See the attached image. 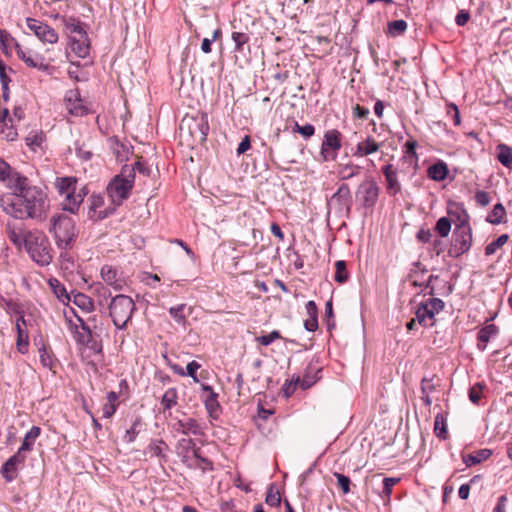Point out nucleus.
<instances>
[{"label": "nucleus", "instance_id": "44", "mask_svg": "<svg viewBox=\"0 0 512 512\" xmlns=\"http://www.w3.org/2000/svg\"><path fill=\"white\" fill-rule=\"evenodd\" d=\"M194 456L196 458L195 467L200 469L203 473L214 469L213 463L209 459L199 455V448L194 449Z\"/></svg>", "mask_w": 512, "mask_h": 512}, {"label": "nucleus", "instance_id": "51", "mask_svg": "<svg viewBox=\"0 0 512 512\" xmlns=\"http://www.w3.org/2000/svg\"><path fill=\"white\" fill-rule=\"evenodd\" d=\"M334 476L337 479V484L341 488L343 494H348L350 492L351 480L348 476L344 474L335 472Z\"/></svg>", "mask_w": 512, "mask_h": 512}, {"label": "nucleus", "instance_id": "13", "mask_svg": "<svg viewBox=\"0 0 512 512\" xmlns=\"http://www.w3.org/2000/svg\"><path fill=\"white\" fill-rule=\"evenodd\" d=\"M28 28L44 43L55 44L58 41L57 32L48 24L33 18H27Z\"/></svg>", "mask_w": 512, "mask_h": 512}, {"label": "nucleus", "instance_id": "47", "mask_svg": "<svg viewBox=\"0 0 512 512\" xmlns=\"http://www.w3.org/2000/svg\"><path fill=\"white\" fill-rule=\"evenodd\" d=\"M0 134L7 141H14L18 136L17 130L13 127V125L8 126V123L5 120L2 121Z\"/></svg>", "mask_w": 512, "mask_h": 512}, {"label": "nucleus", "instance_id": "21", "mask_svg": "<svg viewBox=\"0 0 512 512\" xmlns=\"http://www.w3.org/2000/svg\"><path fill=\"white\" fill-rule=\"evenodd\" d=\"M25 319L23 316H20L16 320V329H17V349L20 353L25 354L28 350V333L22 328V325H25Z\"/></svg>", "mask_w": 512, "mask_h": 512}, {"label": "nucleus", "instance_id": "48", "mask_svg": "<svg viewBox=\"0 0 512 512\" xmlns=\"http://www.w3.org/2000/svg\"><path fill=\"white\" fill-rule=\"evenodd\" d=\"M282 336L279 331L274 330L268 335H262L255 338V341L263 346H269L273 341L281 339Z\"/></svg>", "mask_w": 512, "mask_h": 512}, {"label": "nucleus", "instance_id": "20", "mask_svg": "<svg viewBox=\"0 0 512 512\" xmlns=\"http://www.w3.org/2000/svg\"><path fill=\"white\" fill-rule=\"evenodd\" d=\"M231 39L234 42V52L245 54L250 52V34L240 31H232Z\"/></svg>", "mask_w": 512, "mask_h": 512}, {"label": "nucleus", "instance_id": "4", "mask_svg": "<svg viewBox=\"0 0 512 512\" xmlns=\"http://www.w3.org/2000/svg\"><path fill=\"white\" fill-rule=\"evenodd\" d=\"M109 316L117 330H123L130 322L136 309L133 299L127 295L119 294L112 297L109 304Z\"/></svg>", "mask_w": 512, "mask_h": 512}, {"label": "nucleus", "instance_id": "32", "mask_svg": "<svg viewBox=\"0 0 512 512\" xmlns=\"http://www.w3.org/2000/svg\"><path fill=\"white\" fill-rule=\"evenodd\" d=\"M492 452L489 449H482L473 454L463 457V461L467 466L476 465L491 456Z\"/></svg>", "mask_w": 512, "mask_h": 512}, {"label": "nucleus", "instance_id": "33", "mask_svg": "<svg viewBox=\"0 0 512 512\" xmlns=\"http://www.w3.org/2000/svg\"><path fill=\"white\" fill-rule=\"evenodd\" d=\"M499 162L508 168L512 167V148L505 144H499L497 146Z\"/></svg>", "mask_w": 512, "mask_h": 512}, {"label": "nucleus", "instance_id": "56", "mask_svg": "<svg viewBox=\"0 0 512 512\" xmlns=\"http://www.w3.org/2000/svg\"><path fill=\"white\" fill-rule=\"evenodd\" d=\"M482 390L483 386L481 384H476L470 388L469 399L471 400V402H473L474 404H478L482 397Z\"/></svg>", "mask_w": 512, "mask_h": 512}, {"label": "nucleus", "instance_id": "9", "mask_svg": "<svg viewBox=\"0 0 512 512\" xmlns=\"http://www.w3.org/2000/svg\"><path fill=\"white\" fill-rule=\"evenodd\" d=\"M472 243L471 228L466 224H461L453 232V240L448 249V255L457 258L468 252Z\"/></svg>", "mask_w": 512, "mask_h": 512}, {"label": "nucleus", "instance_id": "19", "mask_svg": "<svg viewBox=\"0 0 512 512\" xmlns=\"http://www.w3.org/2000/svg\"><path fill=\"white\" fill-rule=\"evenodd\" d=\"M177 431L184 435H203V429L199 422L194 418H185L177 422Z\"/></svg>", "mask_w": 512, "mask_h": 512}, {"label": "nucleus", "instance_id": "58", "mask_svg": "<svg viewBox=\"0 0 512 512\" xmlns=\"http://www.w3.org/2000/svg\"><path fill=\"white\" fill-rule=\"evenodd\" d=\"M0 81L2 84V91L8 90V84L11 81L6 73V66L4 62L0 59Z\"/></svg>", "mask_w": 512, "mask_h": 512}, {"label": "nucleus", "instance_id": "59", "mask_svg": "<svg viewBox=\"0 0 512 512\" xmlns=\"http://www.w3.org/2000/svg\"><path fill=\"white\" fill-rule=\"evenodd\" d=\"M39 354H40V362L42 363V365L44 367L51 368L53 365V359L50 356V354L48 353V351L46 350V348L45 347L40 348Z\"/></svg>", "mask_w": 512, "mask_h": 512}, {"label": "nucleus", "instance_id": "18", "mask_svg": "<svg viewBox=\"0 0 512 512\" xmlns=\"http://www.w3.org/2000/svg\"><path fill=\"white\" fill-rule=\"evenodd\" d=\"M382 173L386 180V189L390 195H396L401 191V185L397 179V172L392 164H387L382 167Z\"/></svg>", "mask_w": 512, "mask_h": 512}, {"label": "nucleus", "instance_id": "2", "mask_svg": "<svg viewBox=\"0 0 512 512\" xmlns=\"http://www.w3.org/2000/svg\"><path fill=\"white\" fill-rule=\"evenodd\" d=\"M24 248L32 260L41 266L49 265L52 261L49 241L38 230L26 231Z\"/></svg>", "mask_w": 512, "mask_h": 512}, {"label": "nucleus", "instance_id": "17", "mask_svg": "<svg viewBox=\"0 0 512 512\" xmlns=\"http://www.w3.org/2000/svg\"><path fill=\"white\" fill-rule=\"evenodd\" d=\"M102 280L116 291H121L125 285L122 278L118 276L117 270L110 266L104 265L100 270Z\"/></svg>", "mask_w": 512, "mask_h": 512}, {"label": "nucleus", "instance_id": "60", "mask_svg": "<svg viewBox=\"0 0 512 512\" xmlns=\"http://www.w3.org/2000/svg\"><path fill=\"white\" fill-rule=\"evenodd\" d=\"M475 200L476 202L480 205V206H487L490 201H491V198L489 196V194L486 192V191H477L476 194H475Z\"/></svg>", "mask_w": 512, "mask_h": 512}, {"label": "nucleus", "instance_id": "11", "mask_svg": "<svg viewBox=\"0 0 512 512\" xmlns=\"http://www.w3.org/2000/svg\"><path fill=\"white\" fill-rule=\"evenodd\" d=\"M76 318L78 324L75 323L71 325V327L74 328L75 340L82 345L88 346L94 353H101L102 345L93 339L89 325L78 315H76Z\"/></svg>", "mask_w": 512, "mask_h": 512}, {"label": "nucleus", "instance_id": "25", "mask_svg": "<svg viewBox=\"0 0 512 512\" xmlns=\"http://www.w3.org/2000/svg\"><path fill=\"white\" fill-rule=\"evenodd\" d=\"M418 324L425 327H431L434 325V315L431 310L427 308V305L421 303L415 313Z\"/></svg>", "mask_w": 512, "mask_h": 512}, {"label": "nucleus", "instance_id": "12", "mask_svg": "<svg viewBox=\"0 0 512 512\" xmlns=\"http://www.w3.org/2000/svg\"><path fill=\"white\" fill-rule=\"evenodd\" d=\"M378 197L379 187L372 179L363 181L357 188L356 199L366 208L374 207Z\"/></svg>", "mask_w": 512, "mask_h": 512}, {"label": "nucleus", "instance_id": "14", "mask_svg": "<svg viewBox=\"0 0 512 512\" xmlns=\"http://www.w3.org/2000/svg\"><path fill=\"white\" fill-rule=\"evenodd\" d=\"M352 198L350 188L347 184H341L337 191L332 195L328 202L329 207H334L337 212L342 213L344 210L349 213Z\"/></svg>", "mask_w": 512, "mask_h": 512}, {"label": "nucleus", "instance_id": "31", "mask_svg": "<svg viewBox=\"0 0 512 512\" xmlns=\"http://www.w3.org/2000/svg\"><path fill=\"white\" fill-rule=\"evenodd\" d=\"M29 452L28 450H22V447H20L15 455H13L5 464L3 467L4 472L14 471L16 470L17 466L20 464H23L26 459V453Z\"/></svg>", "mask_w": 512, "mask_h": 512}, {"label": "nucleus", "instance_id": "52", "mask_svg": "<svg viewBox=\"0 0 512 512\" xmlns=\"http://www.w3.org/2000/svg\"><path fill=\"white\" fill-rule=\"evenodd\" d=\"M423 303L427 305V308L433 312L434 316L444 308V302L439 298H429Z\"/></svg>", "mask_w": 512, "mask_h": 512}, {"label": "nucleus", "instance_id": "53", "mask_svg": "<svg viewBox=\"0 0 512 512\" xmlns=\"http://www.w3.org/2000/svg\"><path fill=\"white\" fill-rule=\"evenodd\" d=\"M293 132H297V133L301 134L304 138L307 139L314 135L315 128L311 124H306V125L301 126L298 123H295Z\"/></svg>", "mask_w": 512, "mask_h": 512}, {"label": "nucleus", "instance_id": "64", "mask_svg": "<svg viewBox=\"0 0 512 512\" xmlns=\"http://www.w3.org/2000/svg\"><path fill=\"white\" fill-rule=\"evenodd\" d=\"M507 503H508L507 496L501 495L498 498L497 504H496L493 512H506Z\"/></svg>", "mask_w": 512, "mask_h": 512}, {"label": "nucleus", "instance_id": "15", "mask_svg": "<svg viewBox=\"0 0 512 512\" xmlns=\"http://www.w3.org/2000/svg\"><path fill=\"white\" fill-rule=\"evenodd\" d=\"M14 49L16 51L17 56L29 67L37 68L38 70L45 71L47 69V65L44 64V58L40 55H35L34 57L31 55L30 51H26L23 47L18 43L14 42Z\"/></svg>", "mask_w": 512, "mask_h": 512}, {"label": "nucleus", "instance_id": "37", "mask_svg": "<svg viewBox=\"0 0 512 512\" xmlns=\"http://www.w3.org/2000/svg\"><path fill=\"white\" fill-rule=\"evenodd\" d=\"M203 390L209 392V395L205 399V406H206V409L208 410V412L210 414H212L219 407V404L217 401V394L215 392H213L212 388L208 385H203Z\"/></svg>", "mask_w": 512, "mask_h": 512}, {"label": "nucleus", "instance_id": "36", "mask_svg": "<svg viewBox=\"0 0 512 512\" xmlns=\"http://www.w3.org/2000/svg\"><path fill=\"white\" fill-rule=\"evenodd\" d=\"M167 445L163 440H154L148 446V453L151 456L158 458H165L164 450L167 449Z\"/></svg>", "mask_w": 512, "mask_h": 512}, {"label": "nucleus", "instance_id": "1", "mask_svg": "<svg viewBox=\"0 0 512 512\" xmlns=\"http://www.w3.org/2000/svg\"><path fill=\"white\" fill-rule=\"evenodd\" d=\"M0 206L16 219L41 218L48 208V199L40 187L30 185L21 192L3 194Z\"/></svg>", "mask_w": 512, "mask_h": 512}, {"label": "nucleus", "instance_id": "30", "mask_svg": "<svg viewBox=\"0 0 512 512\" xmlns=\"http://www.w3.org/2000/svg\"><path fill=\"white\" fill-rule=\"evenodd\" d=\"M178 403V392L176 388H169L165 391L161 398V406L163 408V412L167 410H171Z\"/></svg>", "mask_w": 512, "mask_h": 512}, {"label": "nucleus", "instance_id": "5", "mask_svg": "<svg viewBox=\"0 0 512 512\" xmlns=\"http://www.w3.org/2000/svg\"><path fill=\"white\" fill-rule=\"evenodd\" d=\"M51 223L56 245L60 249H70L77 237L75 221L69 216L59 215L53 217Z\"/></svg>", "mask_w": 512, "mask_h": 512}, {"label": "nucleus", "instance_id": "62", "mask_svg": "<svg viewBox=\"0 0 512 512\" xmlns=\"http://www.w3.org/2000/svg\"><path fill=\"white\" fill-rule=\"evenodd\" d=\"M353 115L359 119H366L369 115V109L357 104L353 108Z\"/></svg>", "mask_w": 512, "mask_h": 512}, {"label": "nucleus", "instance_id": "6", "mask_svg": "<svg viewBox=\"0 0 512 512\" xmlns=\"http://www.w3.org/2000/svg\"><path fill=\"white\" fill-rule=\"evenodd\" d=\"M76 183L75 177H60L55 182L59 194L65 196L63 209L71 213H75L83 201V196L75 193Z\"/></svg>", "mask_w": 512, "mask_h": 512}, {"label": "nucleus", "instance_id": "43", "mask_svg": "<svg viewBox=\"0 0 512 512\" xmlns=\"http://www.w3.org/2000/svg\"><path fill=\"white\" fill-rule=\"evenodd\" d=\"M185 307L186 304H180L169 309L170 316L175 320V322L181 325H185L186 323V315L184 314Z\"/></svg>", "mask_w": 512, "mask_h": 512}, {"label": "nucleus", "instance_id": "22", "mask_svg": "<svg viewBox=\"0 0 512 512\" xmlns=\"http://www.w3.org/2000/svg\"><path fill=\"white\" fill-rule=\"evenodd\" d=\"M380 144L373 137H368L356 146L355 156L363 157L375 153L379 150Z\"/></svg>", "mask_w": 512, "mask_h": 512}, {"label": "nucleus", "instance_id": "57", "mask_svg": "<svg viewBox=\"0 0 512 512\" xmlns=\"http://www.w3.org/2000/svg\"><path fill=\"white\" fill-rule=\"evenodd\" d=\"M132 167L134 168V172L137 170L144 176H150L151 174V168L146 165V163L142 160V157H139Z\"/></svg>", "mask_w": 512, "mask_h": 512}, {"label": "nucleus", "instance_id": "10", "mask_svg": "<svg viewBox=\"0 0 512 512\" xmlns=\"http://www.w3.org/2000/svg\"><path fill=\"white\" fill-rule=\"evenodd\" d=\"M342 147V135L336 129H330L325 132L321 144L320 154L325 161H334L337 158L338 151Z\"/></svg>", "mask_w": 512, "mask_h": 512}, {"label": "nucleus", "instance_id": "3", "mask_svg": "<svg viewBox=\"0 0 512 512\" xmlns=\"http://www.w3.org/2000/svg\"><path fill=\"white\" fill-rule=\"evenodd\" d=\"M134 179V168L124 165L121 173L110 181L106 190L114 205L119 206L123 200L128 198L134 184Z\"/></svg>", "mask_w": 512, "mask_h": 512}, {"label": "nucleus", "instance_id": "24", "mask_svg": "<svg viewBox=\"0 0 512 512\" xmlns=\"http://www.w3.org/2000/svg\"><path fill=\"white\" fill-rule=\"evenodd\" d=\"M48 285L59 301H61L64 304L69 303L71 301L70 294H68L66 288L58 279H49Z\"/></svg>", "mask_w": 512, "mask_h": 512}, {"label": "nucleus", "instance_id": "49", "mask_svg": "<svg viewBox=\"0 0 512 512\" xmlns=\"http://www.w3.org/2000/svg\"><path fill=\"white\" fill-rule=\"evenodd\" d=\"M416 147H417V142L415 140H408L404 145L405 157L409 158L410 161L414 162L415 165L418 160L417 154H416Z\"/></svg>", "mask_w": 512, "mask_h": 512}, {"label": "nucleus", "instance_id": "46", "mask_svg": "<svg viewBox=\"0 0 512 512\" xmlns=\"http://www.w3.org/2000/svg\"><path fill=\"white\" fill-rule=\"evenodd\" d=\"M435 230L441 237H447L451 230L450 220L446 217H441L436 223Z\"/></svg>", "mask_w": 512, "mask_h": 512}, {"label": "nucleus", "instance_id": "41", "mask_svg": "<svg viewBox=\"0 0 512 512\" xmlns=\"http://www.w3.org/2000/svg\"><path fill=\"white\" fill-rule=\"evenodd\" d=\"M509 237L507 234L500 235L495 241L489 243L485 247V255L491 256L493 255L499 248L505 245L508 241Z\"/></svg>", "mask_w": 512, "mask_h": 512}, {"label": "nucleus", "instance_id": "23", "mask_svg": "<svg viewBox=\"0 0 512 512\" xmlns=\"http://www.w3.org/2000/svg\"><path fill=\"white\" fill-rule=\"evenodd\" d=\"M360 170L361 167L352 162L345 164L340 163L337 165L336 174L340 180H348L357 176L360 173Z\"/></svg>", "mask_w": 512, "mask_h": 512}, {"label": "nucleus", "instance_id": "16", "mask_svg": "<svg viewBox=\"0 0 512 512\" xmlns=\"http://www.w3.org/2000/svg\"><path fill=\"white\" fill-rule=\"evenodd\" d=\"M6 183V186L13 190L12 193H18L29 187L27 177L21 175L20 173L13 171L10 168V171L4 175L3 180Z\"/></svg>", "mask_w": 512, "mask_h": 512}, {"label": "nucleus", "instance_id": "54", "mask_svg": "<svg viewBox=\"0 0 512 512\" xmlns=\"http://www.w3.org/2000/svg\"><path fill=\"white\" fill-rule=\"evenodd\" d=\"M265 501L268 505L272 507L278 506L281 502V496L279 491L274 490L273 487H271L267 492Z\"/></svg>", "mask_w": 512, "mask_h": 512}, {"label": "nucleus", "instance_id": "35", "mask_svg": "<svg viewBox=\"0 0 512 512\" xmlns=\"http://www.w3.org/2000/svg\"><path fill=\"white\" fill-rule=\"evenodd\" d=\"M506 211L501 203L496 204L492 211L489 213L487 217V221L491 224H500L505 216Z\"/></svg>", "mask_w": 512, "mask_h": 512}, {"label": "nucleus", "instance_id": "28", "mask_svg": "<svg viewBox=\"0 0 512 512\" xmlns=\"http://www.w3.org/2000/svg\"><path fill=\"white\" fill-rule=\"evenodd\" d=\"M400 481V478L386 477L382 481V490L378 491L384 504H389L393 487Z\"/></svg>", "mask_w": 512, "mask_h": 512}, {"label": "nucleus", "instance_id": "42", "mask_svg": "<svg viewBox=\"0 0 512 512\" xmlns=\"http://www.w3.org/2000/svg\"><path fill=\"white\" fill-rule=\"evenodd\" d=\"M498 333V328L494 324H489L483 327L478 333L479 341L484 344L488 343L490 338L495 336Z\"/></svg>", "mask_w": 512, "mask_h": 512}, {"label": "nucleus", "instance_id": "61", "mask_svg": "<svg viewBox=\"0 0 512 512\" xmlns=\"http://www.w3.org/2000/svg\"><path fill=\"white\" fill-rule=\"evenodd\" d=\"M199 368H200V364L197 363L196 361H191L186 366L187 375L192 377L194 379V381H196V382H198V378L196 376V372H197V370Z\"/></svg>", "mask_w": 512, "mask_h": 512}, {"label": "nucleus", "instance_id": "34", "mask_svg": "<svg viewBox=\"0 0 512 512\" xmlns=\"http://www.w3.org/2000/svg\"><path fill=\"white\" fill-rule=\"evenodd\" d=\"M41 428L38 426H33L25 435L22 445V450L31 451L34 445L35 440L40 436Z\"/></svg>", "mask_w": 512, "mask_h": 512}, {"label": "nucleus", "instance_id": "38", "mask_svg": "<svg viewBox=\"0 0 512 512\" xmlns=\"http://www.w3.org/2000/svg\"><path fill=\"white\" fill-rule=\"evenodd\" d=\"M434 433L441 439L447 438L446 420L442 414H437L435 417Z\"/></svg>", "mask_w": 512, "mask_h": 512}, {"label": "nucleus", "instance_id": "39", "mask_svg": "<svg viewBox=\"0 0 512 512\" xmlns=\"http://www.w3.org/2000/svg\"><path fill=\"white\" fill-rule=\"evenodd\" d=\"M335 276L334 279L336 282L342 284L345 283L349 278V273L346 268V262L343 260H339L335 263Z\"/></svg>", "mask_w": 512, "mask_h": 512}, {"label": "nucleus", "instance_id": "45", "mask_svg": "<svg viewBox=\"0 0 512 512\" xmlns=\"http://www.w3.org/2000/svg\"><path fill=\"white\" fill-rule=\"evenodd\" d=\"M26 231H16L15 229L8 230L9 240L18 248L25 246Z\"/></svg>", "mask_w": 512, "mask_h": 512}, {"label": "nucleus", "instance_id": "55", "mask_svg": "<svg viewBox=\"0 0 512 512\" xmlns=\"http://www.w3.org/2000/svg\"><path fill=\"white\" fill-rule=\"evenodd\" d=\"M435 377L431 378H423L421 381V393L422 394H431L436 389V384L434 383Z\"/></svg>", "mask_w": 512, "mask_h": 512}, {"label": "nucleus", "instance_id": "50", "mask_svg": "<svg viewBox=\"0 0 512 512\" xmlns=\"http://www.w3.org/2000/svg\"><path fill=\"white\" fill-rule=\"evenodd\" d=\"M446 115L448 118H450L455 126L460 125L461 119H460V113L458 107L453 104L449 103L446 106Z\"/></svg>", "mask_w": 512, "mask_h": 512}, {"label": "nucleus", "instance_id": "8", "mask_svg": "<svg viewBox=\"0 0 512 512\" xmlns=\"http://www.w3.org/2000/svg\"><path fill=\"white\" fill-rule=\"evenodd\" d=\"M180 131L181 133L187 131L192 140L196 143L205 142L209 132L207 116L202 114L200 117L183 119L180 124Z\"/></svg>", "mask_w": 512, "mask_h": 512}, {"label": "nucleus", "instance_id": "29", "mask_svg": "<svg viewBox=\"0 0 512 512\" xmlns=\"http://www.w3.org/2000/svg\"><path fill=\"white\" fill-rule=\"evenodd\" d=\"M90 201V218H96L99 220L104 219L107 216V213L104 211H97L104 203L103 197L101 195H92Z\"/></svg>", "mask_w": 512, "mask_h": 512}, {"label": "nucleus", "instance_id": "63", "mask_svg": "<svg viewBox=\"0 0 512 512\" xmlns=\"http://www.w3.org/2000/svg\"><path fill=\"white\" fill-rule=\"evenodd\" d=\"M304 327L309 332H314L318 329V318L308 317L304 322Z\"/></svg>", "mask_w": 512, "mask_h": 512}, {"label": "nucleus", "instance_id": "26", "mask_svg": "<svg viewBox=\"0 0 512 512\" xmlns=\"http://www.w3.org/2000/svg\"><path fill=\"white\" fill-rule=\"evenodd\" d=\"M71 301L73 302V304H75L78 308H80L85 313H89L94 309L93 300L84 293L72 292Z\"/></svg>", "mask_w": 512, "mask_h": 512}, {"label": "nucleus", "instance_id": "27", "mask_svg": "<svg viewBox=\"0 0 512 512\" xmlns=\"http://www.w3.org/2000/svg\"><path fill=\"white\" fill-rule=\"evenodd\" d=\"M428 176L434 181H443L446 179L448 174L447 164L443 161H439L428 168Z\"/></svg>", "mask_w": 512, "mask_h": 512}, {"label": "nucleus", "instance_id": "7", "mask_svg": "<svg viewBox=\"0 0 512 512\" xmlns=\"http://www.w3.org/2000/svg\"><path fill=\"white\" fill-rule=\"evenodd\" d=\"M70 39L71 50L76 56L85 58L89 55L90 41L87 32L80 23H69L66 25Z\"/></svg>", "mask_w": 512, "mask_h": 512}, {"label": "nucleus", "instance_id": "40", "mask_svg": "<svg viewBox=\"0 0 512 512\" xmlns=\"http://www.w3.org/2000/svg\"><path fill=\"white\" fill-rule=\"evenodd\" d=\"M387 29H388V33L391 36L396 37V36L403 34L406 31L407 23H406V21H404L402 19L391 21L388 23Z\"/></svg>", "mask_w": 512, "mask_h": 512}]
</instances>
